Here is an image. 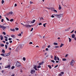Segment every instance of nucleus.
<instances>
[{
	"instance_id": "nucleus-47",
	"label": "nucleus",
	"mask_w": 76,
	"mask_h": 76,
	"mask_svg": "<svg viewBox=\"0 0 76 76\" xmlns=\"http://www.w3.org/2000/svg\"><path fill=\"white\" fill-rule=\"evenodd\" d=\"M55 48H58V47H58V46H56L55 47Z\"/></svg>"
},
{
	"instance_id": "nucleus-43",
	"label": "nucleus",
	"mask_w": 76,
	"mask_h": 76,
	"mask_svg": "<svg viewBox=\"0 0 76 76\" xmlns=\"http://www.w3.org/2000/svg\"><path fill=\"white\" fill-rule=\"evenodd\" d=\"M15 36L14 35H11V37H12V38H13V37H15Z\"/></svg>"
},
{
	"instance_id": "nucleus-44",
	"label": "nucleus",
	"mask_w": 76,
	"mask_h": 76,
	"mask_svg": "<svg viewBox=\"0 0 76 76\" xmlns=\"http://www.w3.org/2000/svg\"><path fill=\"white\" fill-rule=\"evenodd\" d=\"M45 45L43 46H42V48L43 49H44V48H45Z\"/></svg>"
},
{
	"instance_id": "nucleus-17",
	"label": "nucleus",
	"mask_w": 76,
	"mask_h": 76,
	"mask_svg": "<svg viewBox=\"0 0 76 76\" xmlns=\"http://www.w3.org/2000/svg\"><path fill=\"white\" fill-rule=\"evenodd\" d=\"M11 31H13V32H15V29H12V28L10 29Z\"/></svg>"
},
{
	"instance_id": "nucleus-56",
	"label": "nucleus",
	"mask_w": 76,
	"mask_h": 76,
	"mask_svg": "<svg viewBox=\"0 0 76 76\" xmlns=\"http://www.w3.org/2000/svg\"><path fill=\"white\" fill-rule=\"evenodd\" d=\"M58 67V65H57L54 67V68H56V67Z\"/></svg>"
},
{
	"instance_id": "nucleus-49",
	"label": "nucleus",
	"mask_w": 76,
	"mask_h": 76,
	"mask_svg": "<svg viewBox=\"0 0 76 76\" xmlns=\"http://www.w3.org/2000/svg\"><path fill=\"white\" fill-rule=\"evenodd\" d=\"M4 20V19H2L1 20V22H3V21Z\"/></svg>"
},
{
	"instance_id": "nucleus-50",
	"label": "nucleus",
	"mask_w": 76,
	"mask_h": 76,
	"mask_svg": "<svg viewBox=\"0 0 76 76\" xmlns=\"http://www.w3.org/2000/svg\"><path fill=\"white\" fill-rule=\"evenodd\" d=\"M45 51H48V48H46L45 49Z\"/></svg>"
},
{
	"instance_id": "nucleus-33",
	"label": "nucleus",
	"mask_w": 76,
	"mask_h": 76,
	"mask_svg": "<svg viewBox=\"0 0 76 76\" xmlns=\"http://www.w3.org/2000/svg\"><path fill=\"white\" fill-rule=\"evenodd\" d=\"M46 24H47V23H45V24H43V26L44 27H45V25H46Z\"/></svg>"
},
{
	"instance_id": "nucleus-53",
	"label": "nucleus",
	"mask_w": 76,
	"mask_h": 76,
	"mask_svg": "<svg viewBox=\"0 0 76 76\" xmlns=\"http://www.w3.org/2000/svg\"><path fill=\"white\" fill-rule=\"evenodd\" d=\"M74 31H75V30H72V31L70 33L72 34V33H73V32H74Z\"/></svg>"
},
{
	"instance_id": "nucleus-35",
	"label": "nucleus",
	"mask_w": 76,
	"mask_h": 76,
	"mask_svg": "<svg viewBox=\"0 0 76 76\" xmlns=\"http://www.w3.org/2000/svg\"><path fill=\"white\" fill-rule=\"evenodd\" d=\"M15 69V66H12L11 67V69Z\"/></svg>"
},
{
	"instance_id": "nucleus-28",
	"label": "nucleus",
	"mask_w": 76,
	"mask_h": 76,
	"mask_svg": "<svg viewBox=\"0 0 76 76\" xmlns=\"http://www.w3.org/2000/svg\"><path fill=\"white\" fill-rule=\"evenodd\" d=\"M2 53H5V50H4V49H2Z\"/></svg>"
},
{
	"instance_id": "nucleus-18",
	"label": "nucleus",
	"mask_w": 76,
	"mask_h": 76,
	"mask_svg": "<svg viewBox=\"0 0 76 76\" xmlns=\"http://www.w3.org/2000/svg\"><path fill=\"white\" fill-rule=\"evenodd\" d=\"M53 45H58V43L54 42L53 43Z\"/></svg>"
},
{
	"instance_id": "nucleus-64",
	"label": "nucleus",
	"mask_w": 76,
	"mask_h": 76,
	"mask_svg": "<svg viewBox=\"0 0 76 76\" xmlns=\"http://www.w3.org/2000/svg\"><path fill=\"white\" fill-rule=\"evenodd\" d=\"M12 40L10 41V43H12Z\"/></svg>"
},
{
	"instance_id": "nucleus-2",
	"label": "nucleus",
	"mask_w": 76,
	"mask_h": 76,
	"mask_svg": "<svg viewBox=\"0 0 76 76\" xmlns=\"http://www.w3.org/2000/svg\"><path fill=\"white\" fill-rule=\"evenodd\" d=\"M32 26H33V25H30L28 24H25V25H24V26H25V28H30Z\"/></svg>"
},
{
	"instance_id": "nucleus-20",
	"label": "nucleus",
	"mask_w": 76,
	"mask_h": 76,
	"mask_svg": "<svg viewBox=\"0 0 76 76\" xmlns=\"http://www.w3.org/2000/svg\"><path fill=\"white\" fill-rule=\"evenodd\" d=\"M64 45V44H61L60 47H63V46Z\"/></svg>"
},
{
	"instance_id": "nucleus-55",
	"label": "nucleus",
	"mask_w": 76,
	"mask_h": 76,
	"mask_svg": "<svg viewBox=\"0 0 76 76\" xmlns=\"http://www.w3.org/2000/svg\"><path fill=\"white\" fill-rule=\"evenodd\" d=\"M30 4H33V2H32V1H30Z\"/></svg>"
},
{
	"instance_id": "nucleus-58",
	"label": "nucleus",
	"mask_w": 76,
	"mask_h": 76,
	"mask_svg": "<svg viewBox=\"0 0 76 76\" xmlns=\"http://www.w3.org/2000/svg\"><path fill=\"white\" fill-rule=\"evenodd\" d=\"M61 74H62V75H63L64 74V72H62L61 73Z\"/></svg>"
},
{
	"instance_id": "nucleus-4",
	"label": "nucleus",
	"mask_w": 76,
	"mask_h": 76,
	"mask_svg": "<svg viewBox=\"0 0 76 76\" xmlns=\"http://www.w3.org/2000/svg\"><path fill=\"white\" fill-rule=\"evenodd\" d=\"M75 64V61L74 60H72V61L71 62L70 65L71 66H73Z\"/></svg>"
},
{
	"instance_id": "nucleus-6",
	"label": "nucleus",
	"mask_w": 76,
	"mask_h": 76,
	"mask_svg": "<svg viewBox=\"0 0 76 76\" xmlns=\"http://www.w3.org/2000/svg\"><path fill=\"white\" fill-rule=\"evenodd\" d=\"M35 72V70H31V74H34V73Z\"/></svg>"
},
{
	"instance_id": "nucleus-19",
	"label": "nucleus",
	"mask_w": 76,
	"mask_h": 76,
	"mask_svg": "<svg viewBox=\"0 0 76 76\" xmlns=\"http://www.w3.org/2000/svg\"><path fill=\"white\" fill-rule=\"evenodd\" d=\"M68 38L69 39V42H71V41H72V39L69 37Z\"/></svg>"
},
{
	"instance_id": "nucleus-30",
	"label": "nucleus",
	"mask_w": 76,
	"mask_h": 76,
	"mask_svg": "<svg viewBox=\"0 0 76 76\" xmlns=\"http://www.w3.org/2000/svg\"><path fill=\"white\" fill-rule=\"evenodd\" d=\"M4 3V0H2L1 1L2 4H3V3Z\"/></svg>"
},
{
	"instance_id": "nucleus-42",
	"label": "nucleus",
	"mask_w": 76,
	"mask_h": 76,
	"mask_svg": "<svg viewBox=\"0 0 76 76\" xmlns=\"http://www.w3.org/2000/svg\"><path fill=\"white\" fill-rule=\"evenodd\" d=\"M53 11L54 12H56V13H57V10H54Z\"/></svg>"
},
{
	"instance_id": "nucleus-41",
	"label": "nucleus",
	"mask_w": 76,
	"mask_h": 76,
	"mask_svg": "<svg viewBox=\"0 0 76 76\" xmlns=\"http://www.w3.org/2000/svg\"><path fill=\"white\" fill-rule=\"evenodd\" d=\"M51 62H52L53 63H55V61H54L53 60H51Z\"/></svg>"
},
{
	"instance_id": "nucleus-46",
	"label": "nucleus",
	"mask_w": 76,
	"mask_h": 76,
	"mask_svg": "<svg viewBox=\"0 0 76 76\" xmlns=\"http://www.w3.org/2000/svg\"><path fill=\"white\" fill-rule=\"evenodd\" d=\"M12 39L11 38H9L8 39V40H9V41H10L11 40H12Z\"/></svg>"
},
{
	"instance_id": "nucleus-34",
	"label": "nucleus",
	"mask_w": 76,
	"mask_h": 76,
	"mask_svg": "<svg viewBox=\"0 0 76 76\" xmlns=\"http://www.w3.org/2000/svg\"><path fill=\"white\" fill-rule=\"evenodd\" d=\"M6 18L7 20H8V21H9V19L7 17H6Z\"/></svg>"
},
{
	"instance_id": "nucleus-3",
	"label": "nucleus",
	"mask_w": 76,
	"mask_h": 76,
	"mask_svg": "<svg viewBox=\"0 0 76 76\" xmlns=\"http://www.w3.org/2000/svg\"><path fill=\"white\" fill-rule=\"evenodd\" d=\"M23 46H24V45L23 44L20 45L19 47H17V49H18L19 47L20 48H22L23 47Z\"/></svg>"
},
{
	"instance_id": "nucleus-60",
	"label": "nucleus",
	"mask_w": 76,
	"mask_h": 76,
	"mask_svg": "<svg viewBox=\"0 0 76 76\" xmlns=\"http://www.w3.org/2000/svg\"><path fill=\"white\" fill-rule=\"evenodd\" d=\"M42 25V23H39V25Z\"/></svg>"
},
{
	"instance_id": "nucleus-13",
	"label": "nucleus",
	"mask_w": 76,
	"mask_h": 76,
	"mask_svg": "<svg viewBox=\"0 0 76 76\" xmlns=\"http://www.w3.org/2000/svg\"><path fill=\"white\" fill-rule=\"evenodd\" d=\"M0 37L1 38V40H3V37L2 36V35H0Z\"/></svg>"
},
{
	"instance_id": "nucleus-39",
	"label": "nucleus",
	"mask_w": 76,
	"mask_h": 76,
	"mask_svg": "<svg viewBox=\"0 0 76 76\" xmlns=\"http://www.w3.org/2000/svg\"><path fill=\"white\" fill-rule=\"evenodd\" d=\"M63 61H66V59L63 58L62 60Z\"/></svg>"
},
{
	"instance_id": "nucleus-14",
	"label": "nucleus",
	"mask_w": 76,
	"mask_h": 76,
	"mask_svg": "<svg viewBox=\"0 0 76 76\" xmlns=\"http://www.w3.org/2000/svg\"><path fill=\"white\" fill-rule=\"evenodd\" d=\"M72 38H75V34H72Z\"/></svg>"
},
{
	"instance_id": "nucleus-26",
	"label": "nucleus",
	"mask_w": 76,
	"mask_h": 76,
	"mask_svg": "<svg viewBox=\"0 0 76 76\" xmlns=\"http://www.w3.org/2000/svg\"><path fill=\"white\" fill-rule=\"evenodd\" d=\"M23 59L24 61H25V60H26V58H25V57H23Z\"/></svg>"
},
{
	"instance_id": "nucleus-32",
	"label": "nucleus",
	"mask_w": 76,
	"mask_h": 76,
	"mask_svg": "<svg viewBox=\"0 0 76 76\" xmlns=\"http://www.w3.org/2000/svg\"><path fill=\"white\" fill-rule=\"evenodd\" d=\"M10 21V22H13V19H11Z\"/></svg>"
},
{
	"instance_id": "nucleus-61",
	"label": "nucleus",
	"mask_w": 76,
	"mask_h": 76,
	"mask_svg": "<svg viewBox=\"0 0 76 76\" xmlns=\"http://www.w3.org/2000/svg\"><path fill=\"white\" fill-rule=\"evenodd\" d=\"M7 40H8V39H5V41H7Z\"/></svg>"
},
{
	"instance_id": "nucleus-23",
	"label": "nucleus",
	"mask_w": 76,
	"mask_h": 76,
	"mask_svg": "<svg viewBox=\"0 0 76 76\" xmlns=\"http://www.w3.org/2000/svg\"><path fill=\"white\" fill-rule=\"evenodd\" d=\"M50 10H54V8L53 7H51L50 8Z\"/></svg>"
},
{
	"instance_id": "nucleus-52",
	"label": "nucleus",
	"mask_w": 76,
	"mask_h": 76,
	"mask_svg": "<svg viewBox=\"0 0 76 76\" xmlns=\"http://www.w3.org/2000/svg\"><path fill=\"white\" fill-rule=\"evenodd\" d=\"M70 28H69L67 29V31H69L70 30Z\"/></svg>"
},
{
	"instance_id": "nucleus-25",
	"label": "nucleus",
	"mask_w": 76,
	"mask_h": 76,
	"mask_svg": "<svg viewBox=\"0 0 76 76\" xmlns=\"http://www.w3.org/2000/svg\"><path fill=\"white\" fill-rule=\"evenodd\" d=\"M1 47H4V44H1L0 45Z\"/></svg>"
},
{
	"instance_id": "nucleus-54",
	"label": "nucleus",
	"mask_w": 76,
	"mask_h": 76,
	"mask_svg": "<svg viewBox=\"0 0 76 76\" xmlns=\"http://www.w3.org/2000/svg\"><path fill=\"white\" fill-rule=\"evenodd\" d=\"M33 44L32 42H30L29 44Z\"/></svg>"
},
{
	"instance_id": "nucleus-9",
	"label": "nucleus",
	"mask_w": 76,
	"mask_h": 76,
	"mask_svg": "<svg viewBox=\"0 0 76 76\" xmlns=\"http://www.w3.org/2000/svg\"><path fill=\"white\" fill-rule=\"evenodd\" d=\"M2 29H3V30H4L6 28V27L4 26H2Z\"/></svg>"
},
{
	"instance_id": "nucleus-37",
	"label": "nucleus",
	"mask_w": 76,
	"mask_h": 76,
	"mask_svg": "<svg viewBox=\"0 0 76 76\" xmlns=\"http://www.w3.org/2000/svg\"><path fill=\"white\" fill-rule=\"evenodd\" d=\"M1 56H4V54H1Z\"/></svg>"
},
{
	"instance_id": "nucleus-7",
	"label": "nucleus",
	"mask_w": 76,
	"mask_h": 76,
	"mask_svg": "<svg viewBox=\"0 0 76 76\" xmlns=\"http://www.w3.org/2000/svg\"><path fill=\"white\" fill-rule=\"evenodd\" d=\"M5 68H8V69H10V65H7V66L5 67Z\"/></svg>"
},
{
	"instance_id": "nucleus-51",
	"label": "nucleus",
	"mask_w": 76,
	"mask_h": 76,
	"mask_svg": "<svg viewBox=\"0 0 76 76\" xmlns=\"http://www.w3.org/2000/svg\"><path fill=\"white\" fill-rule=\"evenodd\" d=\"M33 29H34V28H31V29L30 31L31 32L32 31V30H33Z\"/></svg>"
},
{
	"instance_id": "nucleus-48",
	"label": "nucleus",
	"mask_w": 76,
	"mask_h": 76,
	"mask_svg": "<svg viewBox=\"0 0 76 76\" xmlns=\"http://www.w3.org/2000/svg\"><path fill=\"white\" fill-rule=\"evenodd\" d=\"M9 55H10V53H8L7 54V55L6 56H9Z\"/></svg>"
},
{
	"instance_id": "nucleus-11",
	"label": "nucleus",
	"mask_w": 76,
	"mask_h": 76,
	"mask_svg": "<svg viewBox=\"0 0 76 76\" xmlns=\"http://www.w3.org/2000/svg\"><path fill=\"white\" fill-rule=\"evenodd\" d=\"M59 16L60 18H61V17H63V14H61L59 15Z\"/></svg>"
},
{
	"instance_id": "nucleus-59",
	"label": "nucleus",
	"mask_w": 76,
	"mask_h": 76,
	"mask_svg": "<svg viewBox=\"0 0 76 76\" xmlns=\"http://www.w3.org/2000/svg\"><path fill=\"white\" fill-rule=\"evenodd\" d=\"M2 26H3L1 25L0 24V28H2Z\"/></svg>"
},
{
	"instance_id": "nucleus-12",
	"label": "nucleus",
	"mask_w": 76,
	"mask_h": 76,
	"mask_svg": "<svg viewBox=\"0 0 76 76\" xmlns=\"http://www.w3.org/2000/svg\"><path fill=\"white\" fill-rule=\"evenodd\" d=\"M44 61H42V62H41L40 63H39V66H40V65H42V64H43V63H44Z\"/></svg>"
},
{
	"instance_id": "nucleus-22",
	"label": "nucleus",
	"mask_w": 76,
	"mask_h": 76,
	"mask_svg": "<svg viewBox=\"0 0 76 76\" xmlns=\"http://www.w3.org/2000/svg\"><path fill=\"white\" fill-rule=\"evenodd\" d=\"M48 67H49V69H51V66L50 65H48Z\"/></svg>"
},
{
	"instance_id": "nucleus-63",
	"label": "nucleus",
	"mask_w": 76,
	"mask_h": 76,
	"mask_svg": "<svg viewBox=\"0 0 76 76\" xmlns=\"http://www.w3.org/2000/svg\"><path fill=\"white\" fill-rule=\"evenodd\" d=\"M51 17L52 18H54V16L53 15H52V16H51Z\"/></svg>"
},
{
	"instance_id": "nucleus-15",
	"label": "nucleus",
	"mask_w": 76,
	"mask_h": 76,
	"mask_svg": "<svg viewBox=\"0 0 76 76\" xmlns=\"http://www.w3.org/2000/svg\"><path fill=\"white\" fill-rule=\"evenodd\" d=\"M54 16H56L57 18H59V15H54Z\"/></svg>"
},
{
	"instance_id": "nucleus-1",
	"label": "nucleus",
	"mask_w": 76,
	"mask_h": 76,
	"mask_svg": "<svg viewBox=\"0 0 76 76\" xmlns=\"http://www.w3.org/2000/svg\"><path fill=\"white\" fill-rule=\"evenodd\" d=\"M16 65L17 66V67H20V66H21L20 63L18 61H17V63H16Z\"/></svg>"
},
{
	"instance_id": "nucleus-24",
	"label": "nucleus",
	"mask_w": 76,
	"mask_h": 76,
	"mask_svg": "<svg viewBox=\"0 0 76 76\" xmlns=\"http://www.w3.org/2000/svg\"><path fill=\"white\" fill-rule=\"evenodd\" d=\"M18 36H19V37H21L22 36V34H21L20 33L19 34H17Z\"/></svg>"
},
{
	"instance_id": "nucleus-45",
	"label": "nucleus",
	"mask_w": 76,
	"mask_h": 76,
	"mask_svg": "<svg viewBox=\"0 0 76 76\" xmlns=\"http://www.w3.org/2000/svg\"><path fill=\"white\" fill-rule=\"evenodd\" d=\"M3 34H4V35H6V33H5V32H3Z\"/></svg>"
},
{
	"instance_id": "nucleus-10",
	"label": "nucleus",
	"mask_w": 76,
	"mask_h": 76,
	"mask_svg": "<svg viewBox=\"0 0 76 76\" xmlns=\"http://www.w3.org/2000/svg\"><path fill=\"white\" fill-rule=\"evenodd\" d=\"M59 16L60 18H61V17H63V14H61L59 15Z\"/></svg>"
},
{
	"instance_id": "nucleus-21",
	"label": "nucleus",
	"mask_w": 76,
	"mask_h": 76,
	"mask_svg": "<svg viewBox=\"0 0 76 76\" xmlns=\"http://www.w3.org/2000/svg\"><path fill=\"white\" fill-rule=\"evenodd\" d=\"M54 60H57V57H56V56H55Z\"/></svg>"
},
{
	"instance_id": "nucleus-38",
	"label": "nucleus",
	"mask_w": 76,
	"mask_h": 76,
	"mask_svg": "<svg viewBox=\"0 0 76 76\" xmlns=\"http://www.w3.org/2000/svg\"><path fill=\"white\" fill-rule=\"evenodd\" d=\"M9 15H10V12L7 13V16H9Z\"/></svg>"
},
{
	"instance_id": "nucleus-29",
	"label": "nucleus",
	"mask_w": 76,
	"mask_h": 76,
	"mask_svg": "<svg viewBox=\"0 0 76 76\" xmlns=\"http://www.w3.org/2000/svg\"><path fill=\"white\" fill-rule=\"evenodd\" d=\"M15 29L16 31H18V30H19V28H15Z\"/></svg>"
},
{
	"instance_id": "nucleus-31",
	"label": "nucleus",
	"mask_w": 76,
	"mask_h": 76,
	"mask_svg": "<svg viewBox=\"0 0 76 76\" xmlns=\"http://www.w3.org/2000/svg\"><path fill=\"white\" fill-rule=\"evenodd\" d=\"M5 47L6 49H7V45H5Z\"/></svg>"
},
{
	"instance_id": "nucleus-62",
	"label": "nucleus",
	"mask_w": 76,
	"mask_h": 76,
	"mask_svg": "<svg viewBox=\"0 0 76 76\" xmlns=\"http://www.w3.org/2000/svg\"><path fill=\"white\" fill-rule=\"evenodd\" d=\"M51 46H50V45H49L48 46V48H50Z\"/></svg>"
},
{
	"instance_id": "nucleus-5",
	"label": "nucleus",
	"mask_w": 76,
	"mask_h": 76,
	"mask_svg": "<svg viewBox=\"0 0 76 76\" xmlns=\"http://www.w3.org/2000/svg\"><path fill=\"white\" fill-rule=\"evenodd\" d=\"M35 22V20H33L32 21H28V23H31H31H34Z\"/></svg>"
},
{
	"instance_id": "nucleus-40",
	"label": "nucleus",
	"mask_w": 76,
	"mask_h": 76,
	"mask_svg": "<svg viewBox=\"0 0 76 76\" xmlns=\"http://www.w3.org/2000/svg\"><path fill=\"white\" fill-rule=\"evenodd\" d=\"M57 59L58 61H60V59L59 58H58V57H57Z\"/></svg>"
},
{
	"instance_id": "nucleus-36",
	"label": "nucleus",
	"mask_w": 76,
	"mask_h": 76,
	"mask_svg": "<svg viewBox=\"0 0 76 76\" xmlns=\"http://www.w3.org/2000/svg\"><path fill=\"white\" fill-rule=\"evenodd\" d=\"M41 66H37V68L38 69L39 68H41Z\"/></svg>"
},
{
	"instance_id": "nucleus-8",
	"label": "nucleus",
	"mask_w": 76,
	"mask_h": 76,
	"mask_svg": "<svg viewBox=\"0 0 76 76\" xmlns=\"http://www.w3.org/2000/svg\"><path fill=\"white\" fill-rule=\"evenodd\" d=\"M37 65H34V69H35V70H38V69H37Z\"/></svg>"
},
{
	"instance_id": "nucleus-27",
	"label": "nucleus",
	"mask_w": 76,
	"mask_h": 76,
	"mask_svg": "<svg viewBox=\"0 0 76 76\" xmlns=\"http://www.w3.org/2000/svg\"><path fill=\"white\" fill-rule=\"evenodd\" d=\"M9 12L10 13V15H12V14H13V12H12V11H11Z\"/></svg>"
},
{
	"instance_id": "nucleus-16",
	"label": "nucleus",
	"mask_w": 76,
	"mask_h": 76,
	"mask_svg": "<svg viewBox=\"0 0 76 76\" xmlns=\"http://www.w3.org/2000/svg\"><path fill=\"white\" fill-rule=\"evenodd\" d=\"M59 10H61V5H59Z\"/></svg>"
},
{
	"instance_id": "nucleus-57",
	"label": "nucleus",
	"mask_w": 76,
	"mask_h": 76,
	"mask_svg": "<svg viewBox=\"0 0 76 76\" xmlns=\"http://www.w3.org/2000/svg\"><path fill=\"white\" fill-rule=\"evenodd\" d=\"M15 7H16V6H17V4H15Z\"/></svg>"
}]
</instances>
